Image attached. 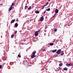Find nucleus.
Masks as SVG:
<instances>
[{"label": "nucleus", "instance_id": "nucleus-1", "mask_svg": "<svg viewBox=\"0 0 73 73\" xmlns=\"http://www.w3.org/2000/svg\"><path fill=\"white\" fill-rule=\"evenodd\" d=\"M61 52V49H60L57 50L56 52V53L58 54H60Z\"/></svg>", "mask_w": 73, "mask_h": 73}, {"label": "nucleus", "instance_id": "nucleus-2", "mask_svg": "<svg viewBox=\"0 0 73 73\" xmlns=\"http://www.w3.org/2000/svg\"><path fill=\"white\" fill-rule=\"evenodd\" d=\"M38 31H36L35 33V35L36 37H37V36H38Z\"/></svg>", "mask_w": 73, "mask_h": 73}, {"label": "nucleus", "instance_id": "nucleus-3", "mask_svg": "<svg viewBox=\"0 0 73 73\" xmlns=\"http://www.w3.org/2000/svg\"><path fill=\"white\" fill-rule=\"evenodd\" d=\"M44 20V17H43L42 16V17L40 18V21H43Z\"/></svg>", "mask_w": 73, "mask_h": 73}, {"label": "nucleus", "instance_id": "nucleus-4", "mask_svg": "<svg viewBox=\"0 0 73 73\" xmlns=\"http://www.w3.org/2000/svg\"><path fill=\"white\" fill-rule=\"evenodd\" d=\"M13 8V7L12 6H11V7H10L9 9V11H11V10H12V8Z\"/></svg>", "mask_w": 73, "mask_h": 73}, {"label": "nucleus", "instance_id": "nucleus-5", "mask_svg": "<svg viewBox=\"0 0 73 73\" xmlns=\"http://www.w3.org/2000/svg\"><path fill=\"white\" fill-rule=\"evenodd\" d=\"M55 13H58V10L56 9L55 10Z\"/></svg>", "mask_w": 73, "mask_h": 73}, {"label": "nucleus", "instance_id": "nucleus-6", "mask_svg": "<svg viewBox=\"0 0 73 73\" xmlns=\"http://www.w3.org/2000/svg\"><path fill=\"white\" fill-rule=\"evenodd\" d=\"M61 53L60 54L61 56H63V55H64V51H61Z\"/></svg>", "mask_w": 73, "mask_h": 73}, {"label": "nucleus", "instance_id": "nucleus-7", "mask_svg": "<svg viewBox=\"0 0 73 73\" xmlns=\"http://www.w3.org/2000/svg\"><path fill=\"white\" fill-rule=\"evenodd\" d=\"M15 21V19H14L13 20H12L11 22V24H12V23H13Z\"/></svg>", "mask_w": 73, "mask_h": 73}, {"label": "nucleus", "instance_id": "nucleus-8", "mask_svg": "<svg viewBox=\"0 0 73 73\" xmlns=\"http://www.w3.org/2000/svg\"><path fill=\"white\" fill-rule=\"evenodd\" d=\"M35 13H36V14H38V13H40V12H39V11L37 10L35 11Z\"/></svg>", "mask_w": 73, "mask_h": 73}, {"label": "nucleus", "instance_id": "nucleus-9", "mask_svg": "<svg viewBox=\"0 0 73 73\" xmlns=\"http://www.w3.org/2000/svg\"><path fill=\"white\" fill-rule=\"evenodd\" d=\"M18 26V24L17 23H16L15 24V27L16 28Z\"/></svg>", "mask_w": 73, "mask_h": 73}, {"label": "nucleus", "instance_id": "nucleus-10", "mask_svg": "<svg viewBox=\"0 0 73 73\" xmlns=\"http://www.w3.org/2000/svg\"><path fill=\"white\" fill-rule=\"evenodd\" d=\"M36 51H34L33 52V55H34V56H35V54H36Z\"/></svg>", "mask_w": 73, "mask_h": 73}, {"label": "nucleus", "instance_id": "nucleus-11", "mask_svg": "<svg viewBox=\"0 0 73 73\" xmlns=\"http://www.w3.org/2000/svg\"><path fill=\"white\" fill-rule=\"evenodd\" d=\"M57 50V49H55V50H52V52H53V53H54L55 52H56Z\"/></svg>", "mask_w": 73, "mask_h": 73}, {"label": "nucleus", "instance_id": "nucleus-12", "mask_svg": "<svg viewBox=\"0 0 73 73\" xmlns=\"http://www.w3.org/2000/svg\"><path fill=\"white\" fill-rule=\"evenodd\" d=\"M66 65L67 66H68V67H69V66H70V64H69L67 63L66 64Z\"/></svg>", "mask_w": 73, "mask_h": 73}, {"label": "nucleus", "instance_id": "nucleus-13", "mask_svg": "<svg viewBox=\"0 0 73 73\" xmlns=\"http://www.w3.org/2000/svg\"><path fill=\"white\" fill-rule=\"evenodd\" d=\"M34 57H35V55L32 54V55L31 56V58H33Z\"/></svg>", "mask_w": 73, "mask_h": 73}, {"label": "nucleus", "instance_id": "nucleus-14", "mask_svg": "<svg viewBox=\"0 0 73 73\" xmlns=\"http://www.w3.org/2000/svg\"><path fill=\"white\" fill-rule=\"evenodd\" d=\"M68 68L66 67H65L64 68H63V70H68Z\"/></svg>", "mask_w": 73, "mask_h": 73}, {"label": "nucleus", "instance_id": "nucleus-15", "mask_svg": "<svg viewBox=\"0 0 73 73\" xmlns=\"http://www.w3.org/2000/svg\"><path fill=\"white\" fill-rule=\"evenodd\" d=\"M53 45H54V43H50L49 44V45L51 46H53Z\"/></svg>", "mask_w": 73, "mask_h": 73}, {"label": "nucleus", "instance_id": "nucleus-16", "mask_svg": "<svg viewBox=\"0 0 73 73\" xmlns=\"http://www.w3.org/2000/svg\"><path fill=\"white\" fill-rule=\"evenodd\" d=\"M70 64V66H73V64L72 63H69Z\"/></svg>", "mask_w": 73, "mask_h": 73}, {"label": "nucleus", "instance_id": "nucleus-17", "mask_svg": "<svg viewBox=\"0 0 73 73\" xmlns=\"http://www.w3.org/2000/svg\"><path fill=\"white\" fill-rule=\"evenodd\" d=\"M13 37H14V35H11V38H13Z\"/></svg>", "mask_w": 73, "mask_h": 73}, {"label": "nucleus", "instance_id": "nucleus-18", "mask_svg": "<svg viewBox=\"0 0 73 73\" xmlns=\"http://www.w3.org/2000/svg\"><path fill=\"white\" fill-rule=\"evenodd\" d=\"M59 65L60 66H62V63H60L59 64Z\"/></svg>", "mask_w": 73, "mask_h": 73}, {"label": "nucleus", "instance_id": "nucleus-19", "mask_svg": "<svg viewBox=\"0 0 73 73\" xmlns=\"http://www.w3.org/2000/svg\"><path fill=\"white\" fill-rule=\"evenodd\" d=\"M47 11H50V8H48V9H46Z\"/></svg>", "mask_w": 73, "mask_h": 73}, {"label": "nucleus", "instance_id": "nucleus-20", "mask_svg": "<svg viewBox=\"0 0 73 73\" xmlns=\"http://www.w3.org/2000/svg\"><path fill=\"white\" fill-rule=\"evenodd\" d=\"M57 29H55L54 30V32H57Z\"/></svg>", "mask_w": 73, "mask_h": 73}, {"label": "nucleus", "instance_id": "nucleus-21", "mask_svg": "<svg viewBox=\"0 0 73 73\" xmlns=\"http://www.w3.org/2000/svg\"><path fill=\"white\" fill-rule=\"evenodd\" d=\"M27 8H28V6L27 5H26L25 7V9H26Z\"/></svg>", "mask_w": 73, "mask_h": 73}, {"label": "nucleus", "instance_id": "nucleus-22", "mask_svg": "<svg viewBox=\"0 0 73 73\" xmlns=\"http://www.w3.org/2000/svg\"><path fill=\"white\" fill-rule=\"evenodd\" d=\"M15 4V3H12V5L11 6L12 7V6H13Z\"/></svg>", "mask_w": 73, "mask_h": 73}, {"label": "nucleus", "instance_id": "nucleus-23", "mask_svg": "<svg viewBox=\"0 0 73 73\" xmlns=\"http://www.w3.org/2000/svg\"><path fill=\"white\" fill-rule=\"evenodd\" d=\"M31 9V6L30 7L28 8V10H30Z\"/></svg>", "mask_w": 73, "mask_h": 73}, {"label": "nucleus", "instance_id": "nucleus-24", "mask_svg": "<svg viewBox=\"0 0 73 73\" xmlns=\"http://www.w3.org/2000/svg\"><path fill=\"white\" fill-rule=\"evenodd\" d=\"M48 4H49V2H46V4L45 5H46H46H48Z\"/></svg>", "mask_w": 73, "mask_h": 73}, {"label": "nucleus", "instance_id": "nucleus-25", "mask_svg": "<svg viewBox=\"0 0 73 73\" xmlns=\"http://www.w3.org/2000/svg\"><path fill=\"white\" fill-rule=\"evenodd\" d=\"M18 57H19V58L21 57V55H20L19 54L18 55Z\"/></svg>", "mask_w": 73, "mask_h": 73}, {"label": "nucleus", "instance_id": "nucleus-26", "mask_svg": "<svg viewBox=\"0 0 73 73\" xmlns=\"http://www.w3.org/2000/svg\"><path fill=\"white\" fill-rule=\"evenodd\" d=\"M58 68H59V70H58H58H61V68H60V67H58Z\"/></svg>", "mask_w": 73, "mask_h": 73}, {"label": "nucleus", "instance_id": "nucleus-27", "mask_svg": "<svg viewBox=\"0 0 73 73\" xmlns=\"http://www.w3.org/2000/svg\"><path fill=\"white\" fill-rule=\"evenodd\" d=\"M42 50H43V51H45V48L43 49Z\"/></svg>", "mask_w": 73, "mask_h": 73}, {"label": "nucleus", "instance_id": "nucleus-28", "mask_svg": "<svg viewBox=\"0 0 73 73\" xmlns=\"http://www.w3.org/2000/svg\"><path fill=\"white\" fill-rule=\"evenodd\" d=\"M2 67V66L1 65H0V69H1Z\"/></svg>", "mask_w": 73, "mask_h": 73}, {"label": "nucleus", "instance_id": "nucleus-29", "mask_svg": "<svg viewBox=\"0 0 73 73\" xmlns=\"http://www.w3.org/2000/svg\"><path fill=\"white\" fill-rule=\"evenodd\" d=\"M37 32H40V30L39 29L38 31H37Z\"/></svg>", "mask_w": 73, "mask_h": 73}, {"label": "nucleus", "instance_id": "nucleus-30", "mask_svg": "<svg viewBox=\"0 0 73 73\" xmlns=\"http://www.w3.org/2000/svg\"><path fill=\"white\" fill-rule=\"evenodd\" d=\"M19 20H18V19H17V20H16V21H18Z\"/></svg>", "mask_w": 73, "mask_h": 73}, {"label": "nucleus", "instance_id": "nucleus-31", "mask_svg": "<svg viewBox=\"0 0 73 73\" xmlns=\"http://www.w3.org/2000/svg\"><path fill=\"white\" fill-rule=\"evenodd\" d=\"M15 33H16V34L17 33V31H15Z\"/></svg>", "mask_w": 73, "mask_h": 73}, {"label": "nucleus", "instance_id": "nucleus-32", "mask_svg": "<svg viewBox=\"0 0 73 73\" xmlns=\"http://www.w3.org/2000/svg\"><path fill=\"white\" fill-rule=\"evenodd\" d=\"M43 7V8H41L42 9H44V7Z\"/></svg>", "mask_w": 73, "mask_h": 73}, {"label": "nucleus", "instance_id": "nucleus-33", "mask_svg": "<svg viewBox=\"0 0 73 73\" xmlns=\"http://www.w3.org/2000/svg\"><path fill=\"white\" fill-rule=\"evenodd\" d=\"M46 13V11H44V14H45V13Z\"/></svg>", "mask_w": 73, "mask_h": 73}, {"label": "nucleus", "instance_id": "nucleus-34", "mask_svg": "<svg viewBox=\"0 0 73 73\" xmlns=\"http://www.w3.org/2000/svg\"><path fill=\"white\" fill-rule=\"evenodd\" d=\"M45 7V5H43V7H44H44Z\"/></svg>", "mask_w": 73, "mask_h": 73}, {"label": "nucleus", "instance_id": "nucleus-35", "mask_svg": "<svg viewBox=\"0 0 73 73\" xmlns=\"http://www.w3.org/2000/svg\"><path fill=\"white\" fill-rule=\"evenodd\" d=\"M35 40H36V38H34V40L35 41Z\"/></svg>", "mask_w": 73, "mask_h": 73}, {"label": "nucleus", "instance_id": "nucleus-36", "mask_svg": "<svg viewBox=\"0 0 73 73\" xmlns=\"http://www.w3.org/2000/svg\"><path fill=\"white\" fill-rule=\"evenodd\" d=\"M1 5H3V4L1 3Z\"/></svg>", "mask_w": 73, "mask_h": 73}, {"label": "nucleus", "instance_id": "nucleus-37", "mask_svg": "<svg viewBox=\"0 0 73 73\" xmlns=\"http://www.w3.org/2000/svg\"><path fill=\"white\" fill-rule=\"evenodd\" d=\"M56 14H55L54 15V16H55V15H56Z\"/></svg>", "mask_w": 73, "mask_h": 73}, {"label": "nucleus", "instance_id": "nucleus-38", "mask_svg": "<svg viewBox=\"0 0 73 73\" xmlns=\"http://www.w3.org/2000/svg\"><path fill=\"white\" fill-rule=\"evenodd\" d=\"M50 1V0H48V1Z\"/></svg>", "mask_w": 73, "mask_h": 73}, {"label": "nucleus", "instance_id": "nucleus-39", "mask_svg": "<svg viewBox=\"0 0 73 73\" xmlns=\"http://www.w3.org/2000/svg\"><path fill=\"white\" fill-rule=\"evenodd\" d=\"M46 34L45 33H44V35H45Z\"/></svg>", "mask_w": 73, "mask_h": 73}]
</instances>
